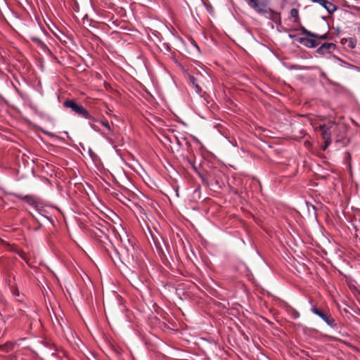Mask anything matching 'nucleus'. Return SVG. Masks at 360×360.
Here are the masks:
<instances>
[{"label": "nucleus", "instance_id": "nucleus-1", "mask_svg": "<svg viewBox=\"0 0 360 360\" xmlns=\"http://www.w3.org/2000/svg\"><path fill=\"white\" fill-rule=\"evenodd\" d=\"M342 127L335 121L330 120L326 124H320L317 127L322 139L323 140H332V134H335L340 131Z\"/></svg>", "mask_w": 360, "mask_h": 360}, {"label": "nucleus", "instance_id": "nucleus-2", "mask_svg": "<svg viewBox=\"0 0 360 360\" xmlns=\"http://www.w3.org/2000/svg\"><path fill=\"white\" fill-rule=\"evenodd\" d=\"M63 106L67 108H70L73 112L79 117L89 120L96 121L82 105H79L73 100L68 99L65 101Z\"/></svg>", "mask_w": 360, "mask_h": 360}, {"label": "nucleus", "instance_id": "nucleus-3", "mask_svg": "<svg viewBox=\"0 0 360 360\" xmlns=\"http://www.w3.org/2000/svg\"><path fill=\"white\" fill-rule=\"evenodd\" d=\"M248 6L259 14H266L271 12L275 14L274 11L268 6L269 0H245Z\"/></svg>", "mask_w": 360, "mask_h": 360}, {"label": "nucleus", "instance_id": "nucleus-4", "mask_svg": "<svg viewBox=\"0 0 360 360\" xmlns=\"http://www.w3.org/2000/svg\"><path fill=\"white\" fill-rule=\"evenodd\" d=\"M299 30L301 31L302 34L307 35V37H309L311 38L317 39L319 40H326L328 39V32L319 35L318 34H316L314 32H312L308 30H307L304 26L300 25Z\"/></svg>", "mask_w": 360, "mask_h": 360}, {"label": "nucleus", "instance_id": "nucleus-5", "mask_svg": "<svg viewBox=\"0 0 360 360\" xmlns=\"http://www.w3.org/2000/svg\"><path fill=\"white\" fill-rule=\"evenodd\" d=\"M15 197L20 200L25 201V202L32 206L35 209H38L39 202L34 196L31 195H22L20 194H16Z\"/></svg>", "mask_w": 360, "mask_h": 360}, {"label": "nucleus", "instance_id": "nucleus-6", "mask_svg": "<svg viewBox=\"0 0 360 360\" xmlns=\"http://www.w3.org/2000/svg\"><path fill=\"white\" fill-rule=\"evenodd\" d=\"M298 41L307 48H315L319 44V42L315 40L314 38L309 39L307 37H300L298 39Z\"/></svg>", "mask_w": 360, "mask_h": 360}, {"label": "nucleus", "instance_id": "nucleus-7", "mask_svg": "<svg viewBox=\"0 0 360 360\" xmlns=\"http://www.w3.org/2000/svg\"><path fill=\"white\" fill-rule=\"evenodd\" d=\"M314 2L320 4L330 13L333 14L337 9V7L333 3L327 0H312Z\"/></svg>", "mask_w": 360, "mask_h": 360}, {"label": "nucleus", "instance_id": "nucleus-8", "mask_svg": "<svg viewBox=\"0 0 360 360\" xmlns=\"http://www.w3.org/2000/svg\"><path fill=\"white\" fill-rule=\"evenodd\" d=\"M336 45L333 43H323L321 46L316 49V53L320 55H323L326 53H330V50L335 49Z\"/></svg>", "mask_w": 360, "mask_h": 360}, {"label": "nucleus", "instance_id": "nucleus-9", "mask_svg": "<svg viewBox=\"0 0 360 360\" xmlns=\"http://www.w3.org/2000/svg\"><path fill=\"white\" fill-rule=\"evenodd\" d=\"M341 43L342 44H346L349 49H352L355 48L356 45V39L352 37L349 39H342Z\"/></svg>", "mask_w": 360, "mask_h": 360}, {"label": "nucleus", "instance_id": "nucleus-10", "mask_svg": "<svg viewBox=\"0 0 360 360\" xmlns=\"http://www.w3.org/2000/svg\"><path fill=\"white\" fill-rule=\"evenodd\" d=\"M323 321L331 328H337V323L330 315L328 314Z\"/></svg>", "mask_w": 360, "mask_h": 360}, {"label": "nucleus", "instance_id": "nucleus-11", "mask_svg": "<svg viewBox=\"0 0 360 360\" xmlns=\"http://www.w3.org/2000/svg\"><path fill=\"white\" fill-rule=\"evenodd\" d=\"M188 78H189L190 82L192 84L193 87L195 89L196 92L200 93L202 89L197 82V79L191 75H188Z\"/></svg>", "mask_w": 360, "mask_h": 360}, {"label": "nucleus", "instance_id": "nucleus-12", "mask_svg": "<svg viewBox=\"0 0 360 360\" xmlns=\"http://www.w3.org/2000/svg\"><path fill=\"white\" fill-rule=\"evenodd\" d=\"M311 311L319 316V317H321L323 320L327 316V314H326L324 311H323L322 310L319 309V308H317L316 306H312L311 309Z\"/></svg>", "mask_w": 360, "mask_h": 360}, {"label": "nucleus", "instance_id": "nucleus-13", "mask_svg": "<svg viewBox=\"0 0 360 360\" xmlns=\"http://www.w3.org/2000/svg\"><path fill=\"white\" fill-rule=\"evenodd\" d=\"M287 312L290 316L293 319H297L300 317V313L291 307L287 308Z\"/></svg>", "mask_w": 360, "mask_h": 360}, {"label": "nucleus", "instance_id": "nucleus-14", "mask_svg": "<svg viewBox=\"0 0 360 360\" xmlns=\"http://www.w3.org/2000/svg\"><path fill=\"white\" fill-rule=\"evenodd\" d=\"M290 15L295 18V22L299 23L300 25H302L300 24V18H299V12H298L297 9L292 8L290 11Z\"/></svg>", "mask_w": 360, "mask_h": 360}, {"label": "nucleus", "instance_id": "nucleus-15", "mask_svg": "<svg viewBox=\"0 0 360 360\" xmlns=\"http://www.w3.org/2000/svg\"><path fill=\"white\" fill-rule=\"evenodd\" d=\"M30 39L34 42L36 44H37L38 46H45L44 44L41 41V40L38 38L37 37H35V36H32L30 37Z\"/></svg>", "mask_w": 360, "mask_h": 360}, {"label": "nucleus", "instance_id": "nucleus-16", "mask_svg": "<svg viewBox=\"0 0 360 360\" xmlns=\"http://www.w3.org/2000/svg\"><path fill=\"white\" fill-rule=\"evenodd\" d=\"M332 140H324V144L321 146L322 150H326L331 143Z\"/></svg>", "mask_w": 360, "mask_h": 360}, {"label": "nucleus", "instance_id": "nucleus-17", "mask_svg": "<svg viewBox=\"0 0 360 360\" xmlns=\"http://www.w3.org/2000/svg\"><path fill=\"white\" fill-rule=\"evenodd\" d=\"M356 232L360 233V221H358L355 220L354 223L352 224Z\"/></svg>", "mask_w": 360, "mask_h": 360}, {"label": "nucleus", "instance_id": "nucleus-18", "mask_svg": "<svg viewBox=\"0 0 360 360\" xmlns=\"http://www.w3.org/2000/svg\"><path fill=\"white\" fill-rule=\"evenodd\" d=\"M199 174V176L201 178L202 181V183L206 184V185H209V182H208V180L206 177L205 175L201 174V173H198Z\"/></svg>", "mask_w": 360, "mask_h": 360}, {"label": "nucleus", "instance_id": "nucleus-19", "mask_svg": "<svg viewBox=\"0 0 360 360\" xmlns=\"http://www.w3.org/2000/svg\"><path fill=\"white\" fill-rule=\"evenodd\" d=\"M101 124L104 126L105 128H107L109 131H111V127L110 126L109 122L107 120H101Z\"/></svg>", "mask_w": 360, "mask_h": 360}, {"label": "nucleus", "instance_id": "nucleus-20", "mask_svg": "<svg viewBox=\"0 0 360 360\" xmlns=\"http://www.w3.org/2000/svg\"><path fill=\"white\" fill-rule=\"evenodd\" d=\"M102 227H103L102 229H98V228H96V229L100 232V233L106 235L107 232L108 231V229L106 226H102Z\"/></svg>", "mask_w": 360, "mask_h": 360}, {"label": "nucleus", "instance_id": "nucleus-21", "mask_svg": "<svg viewBox=\"0 0 360 360\" xmlns=\"http://www.w3.org/2000/svg\"><path fill=\"white\" fill-rule=\"evenodd\" d=\"M274 13H275V14H273V13H271V12H269V13L271 14V18L273 20L276 21V17H278V18H279V15H278L277 13H276V12H274ZM267 13H269V12H268Z\"/></svg>", "mask_w": 360, "mask_h": 360}, {"label": "nucleus", "instance_id": "nucleus-22", "mask_svg": "<svg viewBox=\"0 0 360 360\" xmlns=\"http://www.w3.org/2000/svg\"><path fill=\"white\" fill-rule=\"evenodd\" d=\"M113 250H114L115 255H117L118 258L122 261L120 252L115 248H113Z\"/></svg>", "mask_w": 360, "mask_h": 360}, {"label": "nucleus", "instance_id": "nucleus-23", "mask_svg": "<svg viewBox=\"0 0 360 360\" xmlns=\"http://www.w3.org/2000/svg\"><path fill=\"white\" fill-rule=\"evenodd\" d=\"M90 126L94 130L98 131V127L95 124H91Z\"/></svg>", "mask_w": 360, "mask_h": 360}, {"label": "nucleus", "instance_id": "nucleus-24", "mask_svg": "<svg viewBox=\"0 0 360 360\" xmlns=\"http://www.w3.org/2000/svg\"><path fill=\"white\" fill-rule=\"evenodd\" d=\"M345 158H347V159H350L351 158V155H350V153L349 152H347L345 153Z\"/></svg>", "mask_w": 360, "mask_h": 360}, {"label": "nucleus", "instance_id": "nucleus-25", "mask_svg": "<svg viewBox=\"0 0 360 360\" xmlns=\"http://www.w3.org/2000/svg\"><path fill=\"white\" fill-rule=\"evenodd\" d=\"M289 37H290V38H294V37H295V35H293V34H289Z\"/></svg>", "mask_w": 360, "mask_h": 360}, {"label": "nucleus", "instance_id": "nucleus-26", "mask_svg": "<svg viewBox=\"0 0 360 360\" xmlns=\"http://www.w3.org/2000/svg\"><path fill=\"white\" fill-rule=\"evenodd\" d=\"M176 139L177 141L178 144H180V141H179V140L176 137Z\"/></svg>", "mask_w": 360, "mask_h": 360}, {"label": "nucleus", "instance_id": "nucleus-27", "mask_svg": "<svg viewBox=\"0 0 360 360\" xmlns=\"http://www.w3.org/2000/svg\"><path fill=\"white\" fill-rule=\"evenodd\" d=\"M110 257L112 258V259H114V257L111 254H110Z\"/></svg>", "mask_w": 360, "mask_h": 360}, {"label": "nucleus", "instance_id": "nucleus-28", "mask_svg": "<svg viewBox=\"0 0 360 360\" xmlns=\"http://www.w3.org/2000/svg\"><path fill=\"white\" fill-rule=\"evenodd\" d=\"M335 58L336 59H338V60H340V59L338 57L335 56Z\"/></svg>", "mask_w": 360, "mask_h": 360}, {"label": "nucleus", "instance_id": "nucleus-29", "mask_svg": "<svg viewBox=\"0 0 360 360\" xmlns=\"http://www.w3.org/2000/svg\"><path fill=\"white\" fill-rule=\"evenodd\" d=\"M96 235H97L98 236H101L98 233H96Z\"/></svg>", "mask_w": 360, "mask_h": 360}]
</instances>
